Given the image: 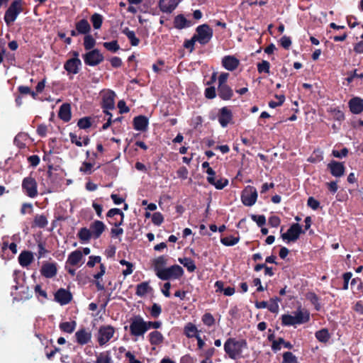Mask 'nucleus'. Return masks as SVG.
<instances>
[{
  "instance_id": "obj_27",
  "label": "nucleus",
  "mask_w": 363,
  "mask_h": 363,
  "mask_svg": "<svg viewBox=\"0 0 363 363\" xmlns=\"http://www.w3.org/2000/svg\"><path fill=\"white\" fill-rule=\"evenodd\" d=\"M75 28H77V33H79L80 35H86L91 32V28L89 21L85 19H81L75 23Z\"/></svg>"
},
{
  "instance_id": "obj_55",
  "label": "nucleus",
  "mask_w": 363,
  "mask_h": 363,
  "mask_svg": "<svg viewBox=\"0 0 363 363\" xmlns=\"http://www.w3.org/2000/svg\"><path fill=\"white\" fill-rule=\"evenodd\" d=\"M275 98L278 99L277 102L274 101H270L269 102V106L272 108H275L277 106H281L285 101V96L284 94H276Z\"/></svg>"
},
{
  "instance_id": "obj_30",
  "label": "nucleus",
  "mask_w": 363,
  "mask_h": 363,
  "mask_svg": "<svg viewBox=\"0 0 363 363\" xmlns=\"http://www.w3.org/2000/svg\"><path fill=\"white\" fill-rule=\"evenodd\" d=\"M82 257V252L79 250H74L69 255L67 263L76 266L81 262Z\"/></svg>"
},
{
  "instance_id": "obj_50",
  "label": "nucleus",
  "mask_w": 363,
  "mask_h": 363,
  "mask_svg": "<svg viewBox=\"0 0 363 363\" xmlns=\"http://www.w3.org/2000/svg\"><path fill=\"white\" fill-rule=\"evenodd\" d=\"M203 323L208 326L211 327L215 324L216 320L211 313H206L201 318Z\"/></svg>"
},
{
  "instance_id": "obj_58",
  "label": "nucleus",
  "mask_w": 363,
  "mask_h": 363,
  "mask_svg": "<svg viewBox=\"0 0 363 363\" xmlns=\"http://www.w3.org/2000/svg\"><path fill=\"white\" fill-rule=\"evenodd\" d=\"M251 219L256 222L259 227H262L266 223V218L264 215H254L250 216Z\"/></svg>"
},
{
  "instance_id": "obj_19",
  "label": "nucleus",
  "mask_w": 363,
  "mask_h": 363,
  "mask_svg": "<svg viewBox=\"0 0 363 363\" xmlns=\"http://www.w3.org/2000/svg\"><path fill=\"white\" fill-rule=\"evenodd\" d=\"M221 62L222 66L228 71L235 70L240 65V60L233 55L224 56Z\"/></svg>"
},
{
  "instance_id": "obj_57",
  "label": "nucleus",
  "mask_w": 363,
  "mask_h": 363,
  "mask_svg": "<svg viewBox=\"0 0 363 363\" xmlns=\"http://www.w3.org/2000/svg\"><path fill=\"white\" fill-rule=\"evenodd\" d=\"M18 91L21 94H30L33 99H36L37 94L35 91H32L30 87L26 86H19Z\"/></svg>"
},
{
  "instance_id": "obj_5",
  "label": "nucleus",
  "mask_w": 363,
  "mask_h": 363,
  "mask_svg": "<svg viewBox=\"0 0 363 363\" xmlns=\"http://www.w3.org/2000/svg\"><path fill=\"white\" fill-rule=\"evenodd\" d=\"M213 35V29L208 24L204 23L197 26L194 37H196V40L199 44L205 45L211 41Z\"/></svg>"
},
{
  "instance_id": "obj_28",
  "label": "nucleus",
  "mask_w": 363,
  "mask_h": 363,
  "mask_svg": "<svg viewBox=\"0 0 363 363\" xmlns=\"http://www.w3.org/2000/svg\"><path fill=\"white\" fill-rule=\"evenodd\" d=\"M33 261V255L30 251L24 250L18 256V262L21 266L26 267Z\"/></svg>"
},
{
  "instance_id": "obj_26",
  "label": "nucleus",
  "mask_w": 363,
  "mask_h": 363,
  "mask_svg": "<svg viewBox=\"0 0 363 363\" xmlns=\"http://www.w3.org/2000/svg\"><path fill=\"white\" fill-rule=\"evenodd\" d=\"M174 27L182 30L191 26V21L187 20L183 14H178L174 18Z\"/></svg>"
},
{
  "instance_id": "obj_43",
  "label": "nucleus",
  "mask_w": 363,
  "mask_h": 363,
  "mask_svg": "<svg viewBox=\"0 0 363 363\" xmlns=\"http://www.w3.org/2000/svg\"><path fill=\"white\" fill-rule=\"evenodd\" d=\"M179 262L183 264L189 272H193L196 269L194 261L189 257L179 258Z\"/></svg>"
},
{
  "instance_id": "obj_22",
  "label": "nucleus",
  "mask_w": 363,
  "mask_h": 363,
  "mask_svg": "<svg viewBox=\"0 0 363 363\" xmlns=\"http://www.w3.org/2000/svg\"><path fill=\"white\" fill-rule=\"evenodd\" d=\"M75 337L77 342L79 345H84L90 342L91 338V333L86 328H81L76 332Z\"/></svg>"
},
{
  "instance_id": "obj_44",
  "label": "nucleus",
  "mask_w": 363,
  "mask_h": 363,
  "mask_svg": "<svg viewBox=\"0 0 363 363\" xmlns=\"http://www.w3.org/2000/svg\"><path fill=\"white\" fill-rule=\"evenodd\" d=\"M306 298L308 301H310V302L314 306L315 309L317 311H319L320 310L321 306L319 302L320 298L316 294H315L314 292H308L306 294Z\"/></svg>"
},
{
  "instance_id": "obj_11",
  "label": "nucleus",
  "mask_w": 363,
  "mask_h": 363,
  "mask_svg": "<svg viewBox=\"0 0 363 363\" xmlns=\"http://www.w3.org/2000/svg\"><path fill=\"white\" fill-rule=\"evenodd\" d=\"M115 333V328L111 325H102L99 328L98 333V342L100 346L106 345Z\"/></svg>"
},
{
  "instance_id": "obj_42",
  "label": "nucleus",
  "mask_w": 363,
  "mask_h": 363,
  "mask_svg": "<svg viewBox=\"0 0 363 363\" xmlns=\"http://www.w3.org/2000/svg\"><path fill=\"white\" fill-rule=\"evenodd\" d=\"M83 45L86 50L91 51L96 45V40L91 35L88 33L85 35L84 37Z\"/></svg>"
},
{
  "instance_id": "obj_56",
  "label": "nucleus",
  "mask_w": 363,
  "mask_h": 363,
  "mask_svg": "<svg viewBox=\"0 0 363 363\" xmlns=\"http://www.w3.org/2000/svg\"><path fill=\"white\" fill-rule=\"evenodd\" d=\"M196 42H197L196 37L193 35L191 39L184 40L183 46L184 48L189 50L190 52H192L195 50Z\"/></svg>"
},
{
  "instance_id": "obj_51",
  "label": "nucleus",
  "mask_w": 363,
  "mask_h": 363,
  "mask_svg": "<svg viewBox=\"0 0 363 363\" xmlns=\"http://www.w3.org/2000/svg\"><path fill=\"white\" fill-rule=\"evenodd\" d=\"M323 160V152L320 150H315L313 151V155L308 159V161L311 163H317Z\"/></svg>"
},
{
  "instance_id": "obj_2",
  "label": "nucleus",
  "mask_w": 363,
  "mask_h": 363,
  "mask_svg": "<svg viewBox=\"0 0 363 363\" xmlns=\"http://www.w3.org/2000/svg\"><path fill=\"white\" fill-rule=\"evenodd\" d=\"M281 324L284 326H291L306 323L310 320V313L307 311L298 310L294 313V315L284 314L281 317Z\"/></svg>"
},
{
  "instance_id": "obj_32",
  "label": "nucleus",
  "mask_w": 363,
  "mask_h": 363,
  "mask_svg": "<svg viewBox=\"0 0 363 363\" xmlns=\"http://www.w3.org/2000/svg\"><path fill=\"white\" fill-rule=\"evenodd\" d=\"M199 332L196 326L192 323H186L184 328V334L188 338L196 337L197 335H199Z\"/></svg>"
},
{
  "instance_id": "obj_23",
  "label": "nucleus",
  "mask_w": 363,
  "mask_h": 363,
  "mask_svg": "<svg viewBox=\"0 0 363 363\" xmlns=\"http://www.w3.org/2000/svg\"><path fill=\"white\" fill-rule=\"evenodd\" d=\"M180 0H160V9L164 13H171L177 6Z\"/></svg>"
},
{
  "instance_id": "obj_48",
  "label": "nucleus",
  "mask_w": 363,
  "mask_h": 363,
  "mask_svg": "<svg viewBox=\"0 0 363 363\" xmlns=\"http://www.w3.org/2000/svg\"><path fill=\"white\" fill-rule=\"evenodd\" d=\"M77 126L83 130L89 128L91 126V118L88 116L80 118L77 122Z\"/></svg>"
},
{
  "instance_id": "obj_7",
  "label": "nucleus",
  "mask_w": 363,
  "mask_h": 363,
  "mask_svg": "<svg viewBox=\"0 0 363 363\" xmlns=\"http://www.w3.org/2000/svg\"><path fill=\"white\" fill-rule=\"evenodd\" d=\"M21 187L24 194L30 198H35L38 194V183L31 175L23 179Z\"/></svg>"
},
{
  "instance_id": "obj_21",
  "label": "nucleus",
  "mask_w": 363,
  "mask_h": 363,
  "mask_svg": "<svg viewBox=\"0 0 363 363\" xmlns=\"http://www.w3.org/2000/svg\"><path fill=\"white\" fill-rule=\"evenodd\" d=\"M105 224L101 220H94L90 225V230L93 235V238L98 239L106 230Z\"/></svg>"
},
{
  "instance_id": "obj_41",
  "label": "nucleus",
  "mask_w": 363,
  "mask_h": 363,
  "mask_svg": "<svg viewBox=\"0 0 363 363\" xmlns=\"http://www.w3.org/2000/svg\"><path fill=\"white\" fill-rule=\"evenodd\" d=\"M77 325L76 321L62 322L59 325L60 329L65 333H72Z\"/></svg>"
},
{
  "instance_id": "obj_39",
  "label": "nucleus",
  "mask_w": 363,
  "mask_h": 363,
  "mask_svg": "<svg viewBox=\"0 0 363 363\" xmlns=\"http://www.w3.org/2000/svg\"><path fill=\"white\" fill-rule=\"evenodd\" d=\"M315 336L319 342L323 343L328 342L330 338V335L327 328H323L320 330H318L315 333Z\"/></svg>"
},
{
  "instance_id": "obj_25",
  "label": "nucleus",
  "mask_w": 363,
  "mask_h": 363,
  "mask_svg": "<svg viewBox=\"0 0 363 363\" xmlns=\"http://www.w3.org/2000/svg\"><path fill=\"white\" fill-rule=\"evenodd\" d=\"M217 91L218 96L223 101H229L233 96V91L228 84L218 86Z\"/></svg>"
},
{
  "instance_id": "obj_59",
  "label": "nucleus",
  "mask_w": 363,
  "mask_h": 363,
  "mask_svg": "<svg viewBox=\"0 0 363 363\" xmlns=\"http://www.w3.org/2000/svg\"><path fill=\"white\" fill-rule=\"evenodd\" d=\"M93 164L88 162H84L79 168V171L84 174H90L92 172Z\"/></svg>"
},
{
  "instance_id": "obj_8",
  "label": "nucleus",
  "mask_w": 363,
  "mask_h": 363,
  "mask_svg": "<svg viewBox=\"0 0 363 363\" xmlns=\"http://www.w3.org/2000/svg\"><path fill=\"white\" fill-rule=\"evenodd\" d=\"M257 191L253 186H247L242 191L241 201L246 206H253L257 199Z\"/></svg>"
},
{
  "instance_id": "obj_20",
  "label": "nucleus",
  "mask_w": 363,
  "mask_h": 363,
  "mask_svg": "<svg viewBox=\"0 0 363 363\" xmlns=\"http://www.w3.org/2000/svg\"><path fill=\"white\" fill-rule=\"evenodd\" d=\"M350 111L353 114H359L363 111V99L358 96L352 97L348 102Z\"/></svg>"
},
{
  "instance_id": "obj_18",
  "label": "nucleus",
  "mask_w": 363,
  "mask_h": 363,
  "mask_svg": "<svg viewBox=\"0 0 363 363\" xmlns=\"http://www.w3.org/2000/svg\"><path fill=\"white\" fill-rule=\"evenodd\" d=\"M149 120L143 115L137 116L133 120V128L136 130L145 132L147 130Z\"/></svg>"
},
{
  "instance_id": "obj_17",
  "label": "nucleus",
  "mask_w": 363,
  "mask_h": 363,
  "mask_svg": "<svg viewBox=\"0 0 363 363\" xmlns=\"http://www.w3.org/2000/svg\"><path fill=\"white\" fill-rule=\"evenodd\" d=\"M40 271L43 277L51 279L55 277L57 273V263L45 262L43 264Z\"/></svg>"
},
{
  "instance_id": "obj_64",
  "label": "nucleus",
  "mask_w": 363,
  "mask_h": 363,
  "mask_svg": "<svg viewBox=\"0 0 363 363\" xmlns=\"http://www.w3.org/2000/svg\"><path fill=\"white\" fill-rule=\"evenodd\" d=\"M33 211V206L30 203H23L21 205V208L20 212L22 215H25L26 213H32Z\"/></svg>"
},
{
  "instance_id": "obj_4",
  "label": "nucleus",
  "mask_w": 363,
  "mask_h": 363,
  "mask_svg": "<svg viewBox=\"0 0 363 363\" xmlns=\"http://www.w3.org/2000/svg\"><path fill=\"white\" fill-rule=\"evenodd\" d=\"M184 269L181 266L174 264L159 271L157 277L163 281L179 279L184 275Z\"/></svg>"
},
{
  "instance_id": "obj_29",
  "label": "nucleus",
  "mask_w": 363,
  "mask_h": 363,
  "mask_svg": "<svg viewBox=\"0 0 363 363\" xmlns=\"http://www.w3.org/2000/svg\"><path fill=\"white\" fill-rule=\"evenodd\" d=\"M167 259L164 255L159 256L152 260V267L156 276H157L159 271L163 270L165 268L164 266L167 264Z\"/></svg>"
},
{
  "instance_id": "obj_24",
  "label": "nucleus",
  "mask_w": 363,
  "mask_h": 363,
  "mask_svg": "<svg viewBox=\"0 0 363 363\" xmlns=\"http://www.w3.org/2000/svg\"><path fill=\"white\" fill-rule=\"evenodd\" d=\"M58 117L65 123L69 122L71 120L72 112L69 104L65 103L60 106L58 112Z\"/></svg>"
},
{
  "instance_id": "obj_13",
  "label": "nucleus",
  "mask_w": 363,
  "mask_h": 363,
  "mask_svg": "<svg viewBox=\"0 0 363 363\" xmlns=\"http://www.w3.org/2000/svg\"><path fill=\"white\" fill-rule=\"evenodd\" d=\"M233 115L232 111L227 106L219 109L218 113V120L223 128L228 126L233 121Z\"/></svg>"
},
{
  "instance_id": "obj_45",
  "label": "nucleus",
  "mask_w": 363,
  "mask_h": 363,
  "mask_svg": "<svg viewBox=\"0 0 363 363\" xmlns=\"http://www.w3.org/2000/svg\"><path fill=\"white\" fill-rule=\"evenodd\" d=\"M103 20H104V18H103L102 15H101L98 13H94L93 15H91V16L90 18V21L93 25V27L96 30L101 28L102 23H103Z\"/></svg>"
},
{
  "instance_id": "obj_36",
  "label": "nucleus",
  "mask_w": 363,
  "mask_h": 363,
  "mask_svg": "<svg viewBox=\"0 0 363 363\" xmlns=\"http://www.w3.org/2000/svg\"><path fill=\"white\" fill-rule=\"evenodd\" d=\"M122 33L127 36L132 46H138L139 45L140 39L136 37L135 33L133 30H129L128 28H125L122 30Z\"/></svg>"
},
{
  "instance_id": "obj_47",
  "label": "nucleus",
  "mask_w": 363,
  "mask_h": 363,
  "mask_svg": "<svg viewBox=\"0 0 363 363\" xmlns=\"http://www.w3.org/2000/svg\"><path fill=\"white\" fill-rule=\"evenodd\" d=\"M281 299L277 296L272 298L269 300V304H268L267 308L272 313H277L279 311L278 302H280Z\"/></svg>"
},
{
  "instance_id": "obj_62",
  "label": "nucleus",
  "mask_w": 363,
  "mask_h": 363,
  "mask_svg": "<svg viewBox=\"0 0 363 363\" xmlns=\"http://www.w3.org/2000/svg\"><path fill=\"white\" fill-rule=\"evenodd\" d=\"M164 221L163 216L160 212H155L152 216V222L156 225H160Z\"/></svg>"
},
{
  "instance_id": "obj_46",
  "label": "nucleus",
  "mask_w": 363,
  "mask_h": 363,
  "mask_svg": "<svg viewBox=\"0 0 363 363\" xmlns=\"http://www.w3.org/2000/svg\"><path fill=\"white\" fill-rule=\"evenodd\" d=\"M240 241V237H234L233 235L223 237L220 238V242L225 246H233L238 243Z\"/></svg>"
},
{
  "instance_id": "obj_34",
  "label": "nucleus",
  "mask_w": 363,
  "mask_h": 363,
  "mask_svg": "<svg viewBox=\"0 0 363 363\" xmlns=\"http://www.w3.org/2000/svg\"><path fill=\"white\" fill-rule=\"evenodd\" d=\"M163 340L162 334L157 330L152 331L149 334V341L152 345H159L163 342Z\"/></svg>"
},
{
  "instance_id": "obj_54",
  "label": "nucleus",
  "mask_w": 363,
  "mask_h": 363,
  "mask_svg": "<svg viewBox=\"0 0 363 363\" xmlns=\"http://www.w3.org/2000/svg\"><path fill=\"white\" fill-rule=\"evenodd\" d=\"M150 315L152 318H158L162 313V307L160 304L154 303L150 309Z\"/></svg>"
},
{
  "instance_id": "obj_14",
  "label": "nucleus",
  "mask_w": 363,
  "mask_h": 363,
  "mask_svg": "<svg viewBox=\"0 0 363 363\" xmlns=\"http://www.w3.org/2000/svg\"><path fill=\"white\" fill-rule=\"evenodd\" d=\"M54 299L62 306L67 305L72 301V294L68 290L60 288L55 293Z\"/></svg>"
},
{
  "instance_id": "obj_53",
  "label": "nucleus",
  "mask_w": 363,
  "mask_h": 363,
  "mask_svg": "<svg viewBox=\"0 0 363 363\" xmlns=\"http://www.w3.org/2000/svg\"><path fill=\"white\" fill-rule=\"evenodd\" d=\"M282 363H298V360L291 352H285L283 354Z\"/></svg>"
},
{
  "instance_id": "obj_38",
  "label": "nucleus",
  "mask_w": 363,
  "mask_h": 363,
  "mask_svg": "<svg viewBox=\"0 0 363 363\" xmlns=\"http://www.w3.org/2000/svg\"><path fill=\"white\" fill-rule=\"evenodd\" d=\"M48 223V218L45 216L41 214H36L33 219V226L39 228H44Z\"/></svg>"
},
{
  "instance_id": "obj_6",
  "label": "nucleus",
  "mask_w": 363,
  "mask_h": 363,
  "mask_svg": "<svg viewBox=\"0 0 363 363\" xmlns=\"http://www.w3.org/2000/svg\"><path fill=\"white\" fill-rule=\"evenodd\" d=\"M130 335L135 337L143 336L147 332L146 321L140 315L130 320L129 326Z\"/></svg>"
},
{
  "instance_id": "obj_35",
  "label": "nucleus",
  "mask_w": 363,
  "mask_h": 363,
  "mask_svg": "<svg viewBox=\"0 0 363 363\" xmlns=\"http://www.w3.org/2000/svg\"><path fill=\"white\" fill-rule=\"evenodd\" d=\"M77 237L82 243H84L89 242L93 238V235L90 229L84 227L79 230Z\"/></svg>"
},
{
  "instance_id": "obj_1",
  "label": "nucleus",
  "mask_w": 363,
  "mask_h": 363,
  "mask_svg": "<svg viewBox=\"0 0 363 363\" xmlns=\"http://www.w3.org/2000/svg\"><path fill=\"white\" fill-rule=\"evenodd\" d=\"M247 348V342L245 339L237 340L229 337L224 342L223 349L225 354L231 359H238L242 357V350Z\"/></svg>"
},
{
  "instance_id": "obj_9",
  "label": "nucleus",
  "mask_w": 363,
  "mask_h": 363,
  "mask_svg": "<svg viewBox=\"0 0 363 363\" xmlns=\"http://www.w3.org/2000/svg\"><path fill=\"white\" fill-rule=\"evenodd\" d=\"M303 233H305V230H302L299 223H296L289 227L286 233H281V237L284 240L295 242L299 238L300 235Z\"/></svg>"
},
{
  "instance_id": "obj_49",
  "label": "nucleus",
  "mask_w": 363,
  "mask_h": 363,
  "mask_svg": "<svg viewBox=\"0 0 363 363\" xmlns=\"http://www.w3.org/2000/svg\"><path fill=\"white\" fill-rule=\"evenodd\" d=\"M104 47L111 52H116L119 50L120 46L117 40H112L111 42H105L103 44Z\"/></svg>"
},
{
  "instance_id": "obj_33",
  "label": "nucleus",
  "mask_w": 363,
  "mask_h": 363,
  "mask_svg": "<svg viewBox=\"0 0 363 363\" xmlns=\"http://www.w3.org/2000/svg\"><path fill=\"white\" fill-rule=\"evenodd\" d=\"M106 273V267L104 264H100V271L94 275V278L96 279L95 285L98 291L104 290L105 287L104 284H101L99 281L100 279Z\"/></svg>"
},
{
  "instance_id": "obj_63",
  "label": "nucleus",
  "mask_w": 363,
  "mask_h": 363,
  "mask_svg": "<svg viewBox=\"0 0 363 363\" xmlns=\"http://www.w3.org/2000/svg\"><path fill=\"white\" fill-rule=\"evenodd\" d=\"M331 112L335 120L338 121L345 120V114L341 110L335 108L331 110Z\"/></svg>"
},
{
  "instance_id": "obj_61",
  "label": "nucleus",
  "mask_w": 363,
  "mask_h": 363,
  "mask_svg": "<svg viewBox=\"0 0 363 363\" xmlns=\"http://www.w3.org/2000/svg\"><path fill=\"white\" fill-rule=\"evenodd\" d=\"M349 150L347 147H343L340 151L333 150L332 155L337 158H342L347 156Z\"/></svg>"
},
{
  "instance_id": "obj_31",
  "label": "nucleus",
  "mask_w": 363,
  "mask_h": 363,
  "mask_svg": "<svg viewBox=\"0 0 363 363\" xmlns=\"http://www.w3.org/2000/svg\"><path fill=\"white\" fill-rule=\"evenodd\" d=\"M208 182L214 186L217 189H223L228 184V180L225 178H220L216 180V177H207Z\"/></svg>"
},
{
  "instance_id": "obj_15",
  "label": "nucleus",
  "mask_w": 363,
  "mask_h": 363,
  "mask_svg": "<svg viewBox=\"0 0 363 363\" xmlns=\"http://www.w3.org/2000/svg\"><path fill=\"white\" fill-rule=\"evenodd\" d=\"M82 61L79 58H70L64 64V69L68 74H77L80 70Z\"/></svg>"
},
{
  "instance_id": "obj_60",
  "label": "nucleus",
  "mask_w": 363,
  "mask_h": 363,
  "mask_svg": "<svg viewBox=\"0 0 363 363\" xmlns=\"http://www.w3.org/2000/svg\"><path fill=\"white\" fill-rule=\"evenodd\" d=\"M205 97L208 99H213L216 96V90L214 86L206 88L204 91Z\"/></svg>"
},
{
  "instance_id": "obj_52",
  "label": "nucleus",
  "mask_w": 363,
  "mask_h": 363,
  "mask_svg": "<svg viewBox=\"0 0 363 363\" xmlns=\"http://www.w3.org/2000/svg\"><path fill=\"white\" fill-rule=\"evenodd\" d=\"M257 71L259 74L262 73H269L270 63L267 60H262L261 62L257 65Z\"/></svg>"
},
{
  "instance_id": "obj_12",
  "label": "nucleus",
  "mask_w": 363,
  "mask_h": 363,
  "mask_svg": "<svg viewBox=\"0 0 363 363\" xmlns=\"http://www.w3.org/2000/svg\"><path fill=\"white\" fill-rule=\"evenodd\" d=\"M115 98L116 94L113 91L109 90L103 95L101 108L104 113L107 116H112L109 110L115 108Z\"/></svg>"
},
{
  "instance_id": "obj_16",
  "label": "nucleus",
  "mask_w": 363,
  "mask_h": 363,
  "mask_svg": "<svg viewBox=\"0 0 363 363\" xmlns=\"http://www.w3.org/2000/svg\"><path fill=\"white\" fill-rule=\"evenodd\" d=\"M327 167L333 177H340L345 174V167L342 162L332 160L328 164Z\"/></svg>"
},
{
  "instance_id": "obj_3",
  "label": "nucleus",
  "mask_w": 363,
  "mask_h": 363,
  "mask_svg": "<svg viewBox=\"0 0 363 363\" xmlns=\"http://www.w3.org/2000/svg\"><path fill=\"white\" fill-rule=\"evenodd\" d=\"M23 11V1L14 0L9 6L4 14V21L9 26L16 21L18 16Z\"/></svg>"
},
{
  "instance_id": "obj_40",
  "label": "nucleus",
  "mask_w": 363,
  "mask_h": 363,
  "mask_svg": "<svg viewBox=\"0 0 363 363\" xmlns=\"http://www.w3.org/2000/svg\"><path fill=\"white\" fill-rule=\"evenodd\" d=\"M95 363H112L111 352L104 351L96 354Z\"/></svg>"
},
{
  "instance_id": "obj_37",
  "label": "nucleus",
  "mask_w": 363,
  "mask_h": 363,
  "mask_svg": "<svg viewBox=\"0 0 363 363\" xmlns=\"http://www.w3.org/2000/svg\"><path fill=\"white\" fill-rule=\"evenodd\" d=\"M151 289H152L150 286L149 283L147 281H144L136 286L135 294L138 296L143 297Z\"/></svg>"
},
{
  "instance_id": "obj_10",
  "label": "nucleus",
  "mask_w": 363,
  "mask_h": 363,
  "mask_svg": "<svg viewBox=\"0 0 363 363\" xmlns=\"http://www.w3.org/2000/svg\"><path fill=\"white\" fill-rule=\"evenodd\" d=\"M83 59L86 65L94 67L102 62L104 57L99 50L94 49L83 55Z\"/></svg>"
}]
</instances>
